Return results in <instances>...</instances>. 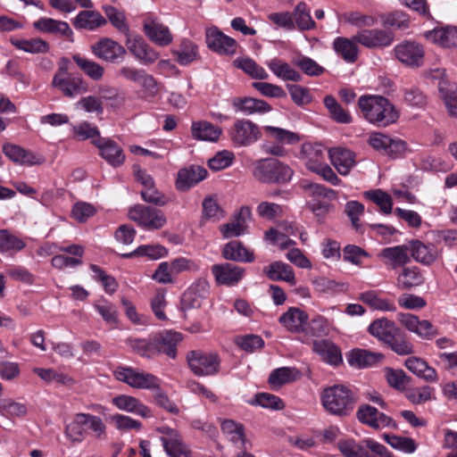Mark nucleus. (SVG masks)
I'll return each instance as SVG.
<instances>
[{
  "mask_svg": "<svg viewBox=\"0 0 457 457\" xmlns=\"http://www.w3.org/2000/svg\"><path fill=\"white\" fill-rule=\"evenodd\" d=\"M328 154L332 165L343 176L348 175L356 163L354 153L347 148L333 147Z\"/></svg>",
  "mask_w": 457,
  "mask_h": 457,
  "instance_id": "4be33fe9",
  "label": "nucleus"
},
{
  "mask_svg": "<svg viewBox=\"0 0 457 457\" xmlns=\"http://www.w3.org/2000/svg\"><path fill=\"white\" fill-rule=\"evenodd\" d=\"M224 259L239 262H252L254 261V254L244 246L239 241H230L222 248Z\"/></svg>",
  "mask_w": 457,
  "mask_h": 457,
  "instance_id": "72a5a7b5",
  "label": "nucleus"
},
{
  "mask_svg": "<svg viewBox=\"0 0 457 457\" xmlns=\"http://www.w3.org/2000/svg\"><path fill=\"white\" fill-rule=\"evenodd\" d=\"M125 344L134 353L141 357L149 359L156 354L154 337L147 338L129 337L125 339Z\"/></svg>",
  "mask_w": 457,
  "mask_h": 457,
  "instance_id": "49530a36",
  "label": "nucleus"
},
{
  "mask_svg": "<svg viewBox=\"0 0 457 457\" xmlns=\"http://www.w3.org/2000/svg\"><path fill=\"white\" fill-rule=\"evenodd\" d=\"M26 244L6 229H0V252L21 251Z\"/></svg>",
  "mask_w": 457,
  "mask_h": 457,
  "instance_id": "774afa93",
  "label": "nucleus"
},
{
  "mask_svg": "<svg viewBox=\"0 0 457 457\" xmlns=\"http://www.w3.org/2000/svg\"><path fill=\"white\" fill-rule=\"evenodd\" d=\"M299 372L295 368L281 367L271 371L269 383L272 387H279L282 385L296 380Z\"/></svg>",
  "mask_w": 457,
  "mask_h": 457,
  "instance_id": "4d7b16f0",
  "label": "nucleus"
},
{
  "mask_svg": "<svg viewBox=\"0 0 457 457\" xmlns=\"http://www.w3.org/2000/svg\"><path fill=\"white\" fill-rule=\"evenodd\" d=\"M300 157L304 160L307 169L312 172L324 162L323 149L320 145L304 143L301 148Z\"/></svg>",
  "mask_w": 457,
  "mask_h": 457,
  "instance_id": "e433bc0d",
  "label": "nucleus"
},
{
  "mask_svg": "<svg viewBox=\"0 0 457 457\" xmlns=\"http://www.w3.org/2000/svg\"><path fill=\"white\" fill-rule=\"evenodd\" d=\"M278 320L288 331L301 333L305 331L308 314L299 308L290 307L279 317Z\"/></svg>",
  "mask_w": 457,
  "mask_h": 457,
  "instance_id": "393cba45",
  "label": "nucleus"
},
{
  "mask_svg": "<svg viewBox=\"0 0 457 457\" xmlns=\"http://www.w3.org/2000/svg\"><path fill=\"white\" fill-rule=\"evenodd\" d=\"M358 420L372 428L382 429L386 427H395V423L387 415L379 412L375 407L365 404L357 411Z\"/></svg>",
  "mask_w": 457,
  "mask_h": 457,
  "instance_id": "f3484780",
  "label": "nucleus"
},
{
  "mask_svg": "<svg viewBox=\"0 0 457 457\" xmlns=\"http://www.w3.org/2000/svg\"><path fill=\"white\" fill-rule=\"evenodd\" d=\"M355 403V394L344 385L328 386L321 393L322 406L332 415L339 417L349 415Z\"/></svg>",
  "mask_w": 457,
  "mask_h": 457,
  "instance_id": "f03ea898",
  "label": "nucleus"
},
{
  "mask_svg": "<svg viewBox=\"0 0 457 457\" xmlns=\"http://www.w3.org/2000/svg\"><path fill=\"white\" fill-rule=\"evenodd\" d=\"M292 15L295 29L297 28L299 30L303 31L312 29L316 26L315 21L311 16L310 9L304 2L297 4L292 12Z\"/></svg>",
  "mask_w": 457,
  "mask_h": 457,
  "instance_id": "603ef678",
  "label": "nucleus"
},
{
  "mask_svg": "<svg viewBox=\"0 0 457 457\" xmlns=\"http://www.w3.org/2000/svg\"><path fill=\"white\" fill-rule=\"evenodd\" d=\"M405 367L417 377L427 382H436L438 376L436 370L430 367L424 360L418 357H410L405 361Z\"/></svg>",
  "mask_w": 457,
  "mask_h": 457,
  "instance_id": "a19ab883",
  "label": "nucleus"
},
{
  "mask_svg": "<svg viewBox=\"0 0 457 457\" xmlns=\"http://www.w3.org/2000/svg\"><path fill=\"white\" fill-rule=\"evenodd\" d=\"M33 27L44 33L59 34L67 37H71L73 35L71 29L66 21L52 18H40L33 22Z\"/></svg>",
  "mask_w": 457,
  "mask_h": 457,
  "instance_id": "4c0bfd02",
  "label": "nucleus"
},
{
  "mask_svg": "<svg viewBox=\"0 0 457 457\" xmlns=\"http://www.w3.org/2000/svg\"><path fill=\"white\" fill-rule=\"evenodd\" d=\"M312 349L324 361L330 365L337 366L343 361L340 349L331 341L315 340L312 344Z\"/></svg>",
  "mask_w": 457,
  "mask_h": 457,
  "instance_id": "7c9ffc66",
  "label": "nucleus"
},
{
  "mask_svg": "<svg viewBox=\"0 0 457 457\" xmlns=\"http://www.w3.org/2000/svg\"><path fill=\"white\" fill-rule=\"evenodd\" d=\"M424 282L422 274L417 268H404L397 278V287L408 290L419 287Z\"/></svg>",
  "mask_w": 457,
  "mask_h": 457,
  "instance_id": "864d4df0",
  "label": "nucleus"
},
{
  "mask_svg": "<svg viewBox=\"0 0 457 457\" xmlns=\"http://www.w3.org/2000/svg\"><path fill=\"white\" fill-rule=\"evenodd\" d=\"M358 107L363 118L378 127H386L395 123L399 115L389 100L378 95L361 96Z\"/></svg>",
  "mask_w": 457,
  "mask_h": 457,
  "instance_id": "f257e3e1",
  "label": "nucleus"
},
{
  "mask_svg": "<svg viewBox=\"0 0 457 457\" xmlns=\"http://www.w3.org/2000/svg\"><path fill=\"white\" fill-rule=\"evenodd\" d=\"M128 215L131 220L145 229H160L167 222L162 211L144 204L130 207Z\"/></svg>",
  "mask_w": 457,
  "mask_h": 457,
  "instance_id": "39448f33",
  "label": "nucleus"
},
{
  "mask_svg": "<svg viewBox=\"0 0 457 457\" xmlns=\"http://www.w3.org/2000/svg\"><path fill=\"white\" fill-rule=\"evenodd\" d=\"M34 372L46 382H54L62 386H71L74 380L70 376L57 372L53 369H35Z\"/></svg>",
  "mask_w": 457,
  "mask_h": 457,
  "instance_id": "0e129e2a",
  "label": "nucleus"
},
{
  "mask_svg": "<svg viewBox=\"0 0 457 457\" xmlns=\"http://www.w3.org/2000/svg\"><path fill=\"white\" fill-rule=\"evenodd\" d=\"M90 51L97 59L110 63L121 62L127 54L124 46L109 37H102L92 44Z\"/></svg>",
  "mask_w": 457,
  "mask_h": 457,
  "instance_id": "1a4fd4ad",
  "label": "nucleus"
},
{
  "mask_svg": "<svg viewBox=\"0 0 457 457\" xmlns=\"http://www.w3.org/2000/svg\"><path fill=\"white\" fill-rule=\"evenodd\" d=\"M11 43L19 50L29 54H45L49 50V45L46 41L36 37L31 39H11Z\"/></svg>",
  "mask_w": 457,
  "mask_h": 457,
  "instance_id": "5fc2aeb1",
  "label": "nucleus"
},
{
  "mask_svg": "<svg viewBox=\"0 0 457 457\" xmlns=\"http://www.w3.org/2000/svg\"><path fill=\"white\" fill-rule=\"evenodd\" d=\"M294 64L309 77H320L326 71V69L316 61L303 54L294 59Z\"/></svg>",
  "mask_w": 457,
  "mask_h": 457,
  "instance_id": "bf43d9fd",
  "label": "nucleus"
},
{
  "mask_svg": "<svg viewBox=\"0 0 457 457\" xmlns=\"http://www.w3.org/2000/svg\"><path fill=\"white\" fill-rule=\"evenodd\" d=\"M207 170L197 165L182 169L178 173L176 187L179 191H187L205 179Z\"/></svg>",
  "mask_w": 457,
  "mask_h": 457,
  "instance_id": "b1692460",
  "label": "nucleus"
},
{
  "mask_svg": "<svg viewBox=\"0 0 457 457\" xmlns=\"http://www.w3.org/2000/svg\"><path fill=\"white\" fill-rule=\"evenodd\" d=\"M358 299L376 311L395 312L397 310L393 301L382 297L380 293L375 290L361 293Z\"/></svg>",
  "mask_w": 457,
  "mask_h": 457,
  "instance_id": "473e14b6",
  "label": "nucleus"
},
{
  "mask_svg": "<svg viewBox=\"0 0 457 457\" xmlns=\"http://www.w3.org/2000/svg\"><path fill=\"white\" fill-rule=\"evenodd\" d=\"M271 72L278 79L285 81L300 82L302 75L289 63L278 58H273L266 62Z\"/></svg>",
  "mask_w": 457,
  "mask_h": 457,
  "instance_id": "f704fd0d",
  "label": "nucleus"
},
{
  "mask_svg": "<svg viewBox=\"0 0 457 457\" xmlns=\"http://www.w3.org/2000/svg\"><path fill=\"white\" fill-rule=\"evenodd\" d=\"M126 46L129 53L143 64L153 63L159 58V54L140 36L128 37Z\"/></svg>",
  "mask_w": 457,
  "mask_h": 457,
  "instance_id": "a211bd4d",
  "label": "nucleus"
},
{
  "mask_svg": "<svg viewBox=\"0 0 457 457\" xmlns=\"http://www.w3.org/2000/svg\"><path fill=\"white\" fill-rule=\"evenodd\" d=\"M87 436L90 435L97 441L107 439V426L99 416L84 412Z\"/></svg>",
  "mask_w": 457,
  "mask_h": 457,
  "instance_id": "8fccbe9b",
  "label": "nucleus"
},
{
  "mask_svg": "<svg viewBox=\"0 0 457 457\" xmlns=\"http://www.w3.org/2000/svg\"><path fill=\"white\" fill-rule=\"evenodd\" d=\"M231 104L236 112L245 115L264 114L271 111L267 102L253 97H235Z\"/></svg>",
  "mask_w": 457,
  "mask_h": 457,
  "instance_id": "5701e85b",
  "label": "nucleus"
},
{
  "mask_svg": "<svg viewBox=\"0 0 457 457\" xmlns=\"http://www.w3.org/2000/svg\"><path fill=\"white\" fill-rule=\"evenodd\" d=\"M210 285L204 278L195 280L184 294L183 303L188 307L200 305L199 299L205 298L209 294Z\"/></svg>",
  "mask_w": 457,
  "mask_h": 457,
  "instance_id": "58836bf2",
  "label": "nucleus"
},
{
  "mask_svg": "<svg viewBox=\"0 0 457 457\" xmlns=\"http://www.w3.org/2000/svg\"><path fill=\"white\" fill-rule=\"evenodd\" d=\"M364 195L376 204L383 213L389 214L392 212L393 200L385 191L381 189L369 190L364 193Z\"/></svg>",
  "mask_w": 457,
  "mask_h": 457,
  "instance_id": "680f3d73",
  "label": "nucleus"
},
{
  "mask_svg": "<svg viewBox=\"0 0 457 457\" xmlns=\"http://www.w3.org/2000/svg\"><path fill=\"white\" fill-rule=\"evenodd\" d=\"M191 133L195 139L215 142L221 134V129L205 120L194 121Z\"/></svg>",
  "mask_w": 457,
  "mask_h": 457,
  "instance_id": "c03bdc74",
  "label": "nucleus"
},
{
  "mask_svg": "<svg viewBox=\"0 0 457 457\" xmlns=\"http://www.w3.org/2000/svg\"><path fill=\"white\" fill-rule=\"evenodd\" d=\"M143 31L150 41L159 46H167L173 40L170 29L152 15L144 19Z\"/></svg>",
  "mask_w": 457,
  "mask_h": 457,
  "instance_id": "4468645a",
  "label": "nucleus"
},
{
  "mask_svg": "<svg viewBox=\"0 0 457 457\" xmlns=\"http://www.w3.org/2000/svg\"><path fill=\"white\" fill-rule=\"evenodd\" d=\"M338 449L345 457H370L365 446L353 439L339 441Z\"/></svg>",
  "mask_w": 457,
  "mask_h": 457,
  "instance_id": "69168bd1",
  "label": "nucleus"
},
{
  "mask_svg": "<svg viewBox=\"0 0 457 457\" xmlns=\"http://www.w3.org/2000/svg\"><path fill=\"white\" fill-rule=\"evenodd\" d=\"M358 42L351 38L337 37L333 41V49L345 62L353 63L359 56Z\"/></svg>",
  "mask_w": 457,
  "mask_h": 457,
  "instance_id": "c756f323",
  "label": "nucleus"
},
{
  "mask_svg": "<svg viewBox=\"0 0 457 457\" xmlns=\"http://www.w3.org/2000/svg\"><path fill=\"white\" fill-rule=\"evenodd\" d=\"M229 137L237 146H248L259 140L261 130L257 124L247 119L237 120L231 126Z\"/></svg>",
  "mask_w": 457,
  "mask_h": 457,
  "instance_id": "6e6552de",
  "label": "nucleus"
},
{
  "mask_svg": "<svg viewBox=\"0 0 457 457\" xmlns=\"http://www.w3.org/2000/svg\"><path fill=\"white\" fill-rule=\"evenodd\" d=\"M424 36L428 41L443 47L450 48L457 46L456 27L448 26L445 28H437L425 32Z\"/></svg>",
  "mask_w": 457,
  "mask_h": 457,
  "instance_id": "cd10ccee",
  "label": "nucleus"
},
{
  "mask_svg": "<svg viewBox=\"0 0 457 457\" xmlns=\"http://www.w3.org/2000/svg\"><path fill=\"white\" fill-rule=\"evenodd\" d=\"M394 53L397 60L406 66L418 68L423 65L425 51L415 41H403L396 45Z\"/></svg>",
  "mask_w": 457,
  "mask_h": 457,
  "instance_id": "f8f14e48",
  "label": "nucleus"
},
{
  "mask_svg": "<svg viewBox=\"0 0 457 457\" xmlns=\"http://www.w3.org/2000/svg\"><path fill=\"white\" fill-rule=\"evenodd\" d=\"M187 361L192 372L200 377L216 374L220 369V360L216 353L201 350L191 351Z\"/></svg>",
  "mask_w": 457,
  "mask_h": 457,
  "instance_id": "423d86ee",
  "label": "nucleus"
},
{
  "mask_svg": "<svg viewBox=\"0 0 457 457\" xmlns=\"http://www.w3.org/2000/svg\"><path fill=\"white\" fill-rule=\"evenodd\" d=\"M383 438L393 448L405 453H412L417 449V444L411 437L400 436L392 434H384Z\"/></svg>",
  "mask_w": 457,
  "mask_h": 457,
  "instance_id": "e2e57ef3",
  "label": "nucleus"
},
{
  "mask_svg": "<svg viewBox=\"0 0 457 457\" xmlns=\"http://www.w3.org/2000/svg\"><path fill=\"white\" fill-rule=\"evenodd\" d=\"M251 209L248 206L240 208L234 219L220 227V233L224 238L237 237L244 235L247 228V220L251 218Z\"/></svg>",
  "mask_w": 457,
  "mask_h": 457,
  "instance_id": "aec40b11",
  "label": "nucleus"
},
{
  "mask_svg": "<svg viewBox=\"0 0 457 457\" xmlns=\"http://www.w3.org/2000/svg\"><path fill=\"white\" fill-rule=\"evenodd\" d=\"M353 39L359 44L368 48H384L389 46L395 36L393 32L379 29H362L353 36Z\"/></svg>",
  "mask_w": 457,
  "mask_h": 457,
  "instance_id": "ddd939ff",
  "label": "nucleus"
},
{
  "mask_svg": "<svg viewBox=\"0 0 457 457\" xmlns=\"http://www.w3.org/2000/svg\"><path fill=\"white\" fill-rule=\"evenodd\" d=\"M167 254L168 250L161 245H140L133 252L122 254V257L147 256L152 260H157L165 257Z\"/></svg>",
  "mask_w": 457,
  "mask_h": 457,
  "instance_id": "13d9d810",
  "label": "nucleus"
},
{
  "mask_svg": "<svg viewBox=\"0 0 457 457\" xmlns=\"http://www.w3.org/2000/svg\"><path fill=\"white\" fill-rule=\"evenodd\" d=\"M72 60L78 67L91 79L101 80L104 74V68L98 62L81 56L79 54L72 55Z\"/></svg>",
  "mask_w": 457,
  "mask_h": 457,
  "instance_id": "09e8293b",
  "label": "nucleus"
},
{
  "mask_svg": "<svg viewBox=\"0 0 457 457\" xmlns=\"http://www.w3.org/2000/svg\"><path fill=\"white\" fill-rule=\"evenodd\" d=\"M324 104L329 112L330 116L334 120L342 124H348L352 122V116L346 112L332 96H327L324 98Z\"/></svg>",
  "mask_w": 457,
  "mask_h": 457,
  "instance_id": "052dcab7",
  "label": "nucleus"
},
{
  "mask_svg": "<svg viewBox=\"0 0 457 457\" xmlns=\"http://www.w3.org/2000/svg\"><path fill=\"white\" fill-rule=\"evenodd\" d=\"M294 171L287 165L275 158L257 161L253 170V177L260 182L284 184L291 180Z\"/></svg>",
  "mask_w": 457,
  "mask_h": 457,
  "instance_id": "7ed1b4c3",
  "label": "nucleus"
},
{
  "mask_svg": "<svg viewBox=\"0 0 457 457\" xmlns=\"http://www.w3.org/2000/svg\"><path fill=\"white\" fill-rule=\"evenodd\" d=\"M263 273L273 281H286L290 285H295L296 280L292 267L283 262H273L264 267Z\"/></svg>",
  "mask_w": 457,
  "mask_h": 457,
  "instance_id": "2f4dec72",
  "label": "nucleus"
},
{
  "mask_svg": "<svg viewBox=\"0 0 457 457\" xmlns=\"http://www.w3.org/2000/svg\"><path fill=\"white\" fill-rule=\"evenodd\" d=\"M52 86L71 98L87 91V82L80 76L69 74L67 68L62 66L54 74Z\"/></svg>",
  "mask_w": 457,
  "mask_h": 457,
  "instance_id": "0eeeda50",
  "label": "nucleus"
},
{
  "mask_svg": "<svg viewBox=\"0 0 457 457\" xmlns=\"http://www.w3.org/2000/svg\"><path fill=\"white\" fill-rule=\"evenodd\" d=\"M112 403L120 410L131 412L143 418L152 416L151 410L143 404L137 398L120 395L112 399Z\"/></svg>",
  "mask_w": 457,
  "mask_h": 457,
  "instance_id": "c85d7f7f",
  "label": "nucleus"
},
{
  "mask_svg": "<svg viewBox=\"0 0 457 457\" xmlns=\"http://www.w3.org/2000/svg\"><path fill=\"white\" fill-rule=\"evenodd\" d=\"M181 340L182 335L171 330H166L154 336L156 354L164 353L175 359L177 356V345Z\"/></svg>",
  "mask_w": 457,
  "mask_h": 457,
  "instance_id": "412c9836",
  "label": "nucleus"
},
{
  "mask_svg": "<svg viewBox=\"0 0 457 457\" xmlns=\"http://www.w3.org/2000/svg\"><path fill=\"white\" fill-rule=\"evenodd\" d=\"M409 253L413 259L424 265L432 264L436 259V251L435 247L430 245H425L421 241H411L408 245Z\"/></svg>",
  "mask_w": 457,
  "mask_h": 457,
  "instance_id": "c9c22d12",
  "label": "nucleus"
},
{
  "mask_svg": "<svg viewBox=\"0 0 457 457\" xmlns=\"http://www.w3.org/2000/svg\"><path fill=\"white\" fill-rule=\"evenodd\" d=\"M368 331L384 344L390 342L395 335L399 334V328L395 326V322L386 318L373 320L370 324Z\"/></svg>",
  "mask_w": 457,
  "mask_h": 457,
  "instance_id": "a878e982",
  "label": "nucleus"
},
{
  "mask_svg": "<svg viewBox=\"0 0 457 457\" xmlns=\"http://www.w3.org/2000/svg\"><path fill=\"white\" fill-rule=\"evenodd\" d=\"M64 435L72 444L82 443L87 436L84 412L76 413L72 420L65 425Z\"/></svg>",
  "mask_w": 457,
  "mask_h": 457,
  "instance_id": "79ce46f5",
  "label": "nucleus"
},
{
  "mask_svg": "<svg viewBox=\"0 0 457 457\" xmlns=\"http://www.w3.org/2000/svg\"><path fill=\"white\" fill-rule=\"evenodd\" d=\"M264 130L274 139L282 144L294 145L300 141L298 134L278 127L265 126Z\"/></svg>",
  "mask_w": 457,
  "mask_h": 457,
  "instance_id": "338daca9",
  "label": "nucleus"
},
{
  "mask_svg": "<svg viewBox=\"0 0 457 457\" xmlns=\"http://www.w3.org/2000/svg\"><path fill=\"white\" fill-rule=\"evenodd\" d=\"M3 152L6 157L15 163L28 165L37 163L36 156L31 152L17 145L5 144L3 145Z\"/></svg>",
  "mask_w": 457,
  "mask_h": 457,
  "instance_id": "de8ad7c7",
  "label": "nucleus"
},
{
  "mask_svg": "<svg viewBox=\"0 0 457 457\" xmlns=\"http://www.w3.org/2000/svg\"><path fill=\"white\" fill-rule=\"evenodd\" d=\"M78 29L95 30L106 23V20L97 12L81 11L73 20Z\"/></svg>",
  "mask_w": 457,
  "mask_h": 457,
  "instance_id": "37998d69",
  "label": "nucleus"
},
{
  "mask_svg": "<svg viewBox=\"0 0 457 457\" xmlns=\"http://www.w3.org/2000/svg\"><path fill=\"white\" fill-rule=\"evenodd\" d=\"M157 431L161 434L160 440L169 457H189L190 451L178 430L162 426Z\"/></svg>",
  "mask_w": 457,
  "mask_h": 457,
  "instance_id": "9b49d317",
  "label": "nucleus"
},
{
  "mask_svg": "<svg viewBox=\"0 0 457 457\" xmlns=\"http://www.w3.org/2000/svg\"><path fill=\"white\" fill-rule=\"evenodd\" d=\"M212 273L218 284L234 287L244 278L245 269L231 263L214 264Z\"/></svg>",
  "mask_w": 457,
  "mask_h": 457,
  "instance_id": "dca6fc26",
  "label": "nucleus"
},
{
  "mask_svg": "<svg viewBox=\"0 0 457 457\" xmlns=\"http://www.w3.org/2000/svg\"><path fill=\"white\" fill-rule=\"evenodd\" d=\"M401 322L408 330L417 334L423 339L429 340L438 335L437 328L430 321L426 320H420L413 314H402Z\"/></svg>",
  "mask_w": 457,
  "mask_h": 457,
  "instance_id": "6ab92c4d",
  "label": "nucleus"
},
{
  "mask_svg": "<svg viewBox=\"0 0 457 457\" xmlns=\"http://www.w3.org/2000/svg\"><path fill=\"white\" fill-rule=\"evenodd\" d=\"M234 65L243 70L247 75L254 79H266L269 74L255 61L249 57H238L234 60Z\"/></svg>",
  "mask_w": 457,
  "mask_h": 457,
  "instance_id": "6e6d98bb",
  "label": "nucleus"
},
{
  "mask_svg": "<svg viewBox=\"0 0 457 457\" xmlns=\"http://www.w3.org/2000/svg\"><path fill=\"white\" fill-rule=\"evenodd\" d=\"M379 256L385 260V264L393 270L403 267L410 262L407 245L386 247L380 252Z\"/></svg>",
  "mask_w": 457,
  "mask_h": 457,
  "instance_id": "bb28decb",
  "label": "nucleus"
},
{
  "mask_svg": "<svg viewBox=\"0 0 457 457\" xmlns=\"http://www.w3.org/2000/svg\"><path fill=\"white\" fill-rule=\"evenodd\" d=\"M220 428L222 434L235 445H240L245 447V434L244 426L232 420H224L221 421Z\"/></svg>",
  "mask_w": 457,
  "mask_h": 457,
  "instance_id": "3c124183",
  "label": "nucleus"
},
{
  "mask_svg": "<svg viewBox=\"0 0 457 457\" xmlns=\"http://www.w3.org/2000/svg\"><path fill=\"white\" fill-rule=\"evenodd\" d=\"M205 42L212 51L228 56L234 55L238 46L234 38L225 35L215 26L206 29Z\"/></svg>",
  "mask_w": 457,
  "mask_h": 457,
  "instance_id": "9d476101",
  "label": "nucleus"
},
{
  "mask_svg": "<svg viewBox=\"0 0 457 457\" xmlns=\"http://www.w3.org/2000/svg\"><path fill=\"white\" fill-rule=\"evenodd\" d=\"M118 381L137 389L155 390L160 386V379L154 375L132 367H118L113 372Z\"/></svg>",
  "mask_w": 457,
  "mask_h": 457,
  "instance_id": "20e7f679",
  "label": "nucleus"
},
{
  "mask_svg": "<svg viewBox=\"0 0 457 457\" xmlns=\"http://www.w3.org/2000/svg\"><path fill=\"white\" fill-rule=\"evenodd\" d=\"M383 354L371 353L363 349H354L350 352L347 361L352 367L367 368L374 365L383 359Z\"/></svg>",
  "mask_w": 457,
  "mask_h": 457,
  "instance_id": "a18cd8bd",
  "label": "nucleus"
},
{
  "mask_svg": "<svg viewBox=\"0 0 457 457\" xmlns=\"http://www.w3.org/2000/svg\"><path fill=\"white\" fill-rule=\"evenodd\" d=\"M171 54L176 57L179 64L186 66L199 58L198 46L188 38H182L179 47L173 49Z\"/></svg>",
  "mask_w": 457,
  "mask_h": 457,
  "instance_id": "ea45409f",
  "label": "nucleus"
},
{
  "mask_svg": "<svg viewBox=\"0 0 457 457\" xmlns=\"http://www.w3.org/2000/svg\"><path fill=\"white\" fill-rule=\"evenodd\" d=\"M94 145L99 150V155L112 167L118 168L124 163V151L113 140L108 137L96 138Z\"/></svg>",
  "mask_w": 457,
  "mask_h": 457,
  "instance_id": "2eb2a0df",
  "label": "nucleus"
}]
</instances>
